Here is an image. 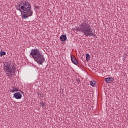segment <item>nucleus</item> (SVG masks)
I'll use <instances>...</instances> for the list:
<instances>
[{
	"label": "nucleus",
	"instance_id": "f257e3e1",
	"mask_svg": "<svg viewBox=\"0 0 128 128\" xmlns=\"http://www.w3.org/2000/svg\"><path fill=\"white\" fill-rule=\"evenodd\" d=\"M16 10H20L22 14V20L28 18L32 16V11L30 10V4L28 2H21L18 6H16Z\"/></svg>",
	"mask_w": 128,
	"mask_h": 128
},
{
	"label": "nucleus",
	"instance_id": "9b49d317",
	"mask_svg": "<svg viewBox=\"0 0 128 128\" xmlns=\"http://www.w3.org/2000/svg\"><path fill=\"white\" fill-rule=\"evenodd\" d=\"M40 106H42V108H44V106H46V103H44V102H42L40 103Z\"/></svg>",
	"mask_w": 128,
	"mask_h": 128
},
{
	"label": "nucleus",
	"instance_id": "1a4fd4ad",
	"mask_svg": "<svg viewBox=\"0 0 128 128\" xmlns=\"http://www.w3.org/2000/svg\"><path fill=\"white\" fill-rule=\"evenodd\" d=\"M90 60V54H86V60L89 62Z\"/></svg>",
	"mask_w": 128,
	"mask_h": 128
},
{
	"label": "nucleus",
	"instance_id": "f03ea898",
	"mask_svg": "<svg viewBox=\"0 0 128 128\" xmlns=\"http://www.w3.org/2000/svg\"><path fill=\"white\" fill-rule=\"evenodd\" d=\"M77 30L83 32L86 36H92L94 34V30L86 22L82 23L80 26L77 28Z\"/></svg>",
	"mask_w": 128,
	"mask_h": 128
},
{
	"label": "nucleus",
	"instance_id": "7ed1b4c3",
	"mask_svg": "<svg viewBox=\"0 0 128 128\" xmlns=\"http://www.w3.org/2000/svg\"><path fill=\"white\" fill-rule=\"evenodd\" d=\"M30 55L32 56L34 60L39 64H42L44 62V55L38 48H34L31 50Z\"/></svg>",
	"mask_w": 128,
	"mask_h": 128
},
{
	"label": "nucleus",
	"instance_id": "6e6552de",
	"mask_svg": "<svg viewBox=\"0 0 128 128\" xmlns=\"http://www.w3.org/2000/svg\"><path fill=\"white\" fill-rule=\"evenodd\" d=\"M60 40L62 42H66V36L62 34L60 36Z\"/></svg>",
	"mask_w": 128,
	"mask_h": 128
},
{
	"label": "nucleus",
	"instance_id": "20e7f679",
	"mask_svg": "<svg viewBox=\"0 0 128 128\" xmlns=\"http://www.w3.org/2000/svg\"><path fill=\"white\" fill-rule=\"evenodd\" d=\"M4 70L6 72V76H14V65H7L4 67Z\"/></svg>",
	"mask_w": 128,
	"mask_h": 128
},
{
	"label": "nucleus",
	"instance_id": "f8f14e48",
	"mask_svg": "<svg viewBox=\"0 0 128 128\" xmlns=\"http://www.w3.org/2000/svg\"><path fill=\"white\" fill-rule=\"evenodd\" d=\"M90 84L92 86H96V82H95V81L94 80H92V81L90 82Z\"/></svg>",
	"mask_w": 128,
	"mask_h": 128
},
{
	"label": "nucleus",
	"instance_id": "423d86ee",
	"mask_svg": "<svg viewBox=\"0 0 128 128\" xmlns=\"http://www.w3.org/2000/svg\"><path fill=\"white\" fill-rule=\"evenodd\" d=\"M71 58V60L72 62V64H78V62L76 60V59L74 56H72L70 55Z\"/></svg>",
	"mask_w": 128,
	"mask_h": 128
},
{
	"label": "nucleus",
	"instance_id": "ddd939ff",
	"mask_svg": "<svg viewBox=\"0 0 128 128\" xmlns=\"http://www.w3.org/2000/svg\"><path fill=\"white\" fill-rule=\"evenodd\" d=\"M6 53L4 52L0 51V56H6Z\"/></svg>",
	"mask_w": 128,
	"mask_h": 128
},
{
	"label": "nucleus",
	"instance_id": "39448f33",
	"mask_svg": "<svg viewBox=\"0 0 128 128\" xmlns=\"http://www.w3.org/2000/svg\"><path fill=\"white\" fill-rule=\"evenodd\" d=\"M14 96L16 100H20L22 98V94L20 92L14 93Z\"/></svg>",
	"mask_w": 128,
	"mask_h": 128
},
{
	"label": "nucleus",
	"instance_id": "9d476101",
	"mask_svg": "<svg viewBox=\"0 0 128 128\" xmlns=\"http://www.w3.org/2000/svg\"><path fill=\"white\" fill-rule=\"evenodd\" d=\"M18 90L16 88H13L12 89L10 90V92H18Z\"/></svg>",
	"mask_w": 128,
	"mask_h": 128
},
{
	"label": "nucleus",
	"instance_id": "0eeeda50",
	"mask_svg": "<svg viewBox=\"0 0 128 128\" xmlns=\"http://www.w3.org/2000/svg\"><path fill=\"white\" fill-rule=\"evenodd\" d=\"M104 80L106 82H107V84H110L114 82V79L112 78H105Z\"/></svg>",
	"mask_w": 128,
	"mask_h": 128
}]
</instances>
